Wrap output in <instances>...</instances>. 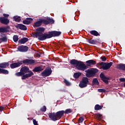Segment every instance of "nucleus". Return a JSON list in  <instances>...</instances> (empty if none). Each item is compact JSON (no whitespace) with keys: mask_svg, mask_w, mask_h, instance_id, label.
<instances>
[{"mask_svg":"<svg viewBox=\"0 0 125 125\" xmlns=\"http://www.w3.org/2000/svg\"><path fill=\"white\" fill-rule=\"evenodd\" d=\"M98 72H99V70L94 68H89L85 70L86 77H83L82 78V80L80 82L79 86H80L81 88H84V87H86L88 84H90L88 78H93V77H95Z\"/></svg>","mask_w":125,"mask_h":125,"instance_id":"1","label":"nucleus"},{"mask_svg":"<svg viewBox=\"0 0 125 125\" xmlns=\"http://www.w3.org/2000/svg\"><path fill=\"white\" fill-rule=\"evenodd\" d=\"M73 112V110L71 109L68 108L64 110H60L57 112H51L48 113V117L49 119L53 122H56V121H59L60 120L64 114H70Z\"/></svg>","mask_w":125,"mask_h":125,"instance_id":"2","label":"nucleus"},{"mask_svg":"<svg viewBox=\"0 0 125 125\" xmlns=\"http://www.w3.org/2000/svg\"><path fill=\"white\" fill-rule=\"evenodd\" d=\"M37 32H32V36L33 38H38L39 41H45L47 39H50L49 32L48 33H43L44 28L39 27L36 29Z\"/></svg>","mask_w":125,"mask_h":125,"instance_id":"3","label":"nucleus"},{"mask_svg":"<svg viewBox=\"0 0 125 125\" xmlns=\"http://www.w3.org/2000/svg\"><path fill=\"white\" fill-rule=\"evenodd\" d=\"M70 64L76 67L78 70L84 71L87 69V66L82 61H79L76 59H72L70 61Z\"/></svg>","mask_w":125,"mask_h":125,"instance_id":"4","label":"nucleus"},{"mask_svg":"<svg viewBox=\"0 0 125 125\" xmlns=\"http://www.w3.org/2000/svg\"><path fill=\"white\" fill-rule=\"evenodd\" d=\"M21 72L24 73V75L21 77V79L26 80L27 78H30L34 76V72L30 70L27 66H24L21 69Z\"/></svg>","mask_w":125,"mask_h":125,"instance_id":"5","label":"nucleus"},{"mask_svg":"<svg viewBox=\"0 0 125 125\" xmlns=\"http://www.w3.org/2000/svg\"><path fill=\"white\" fill-rule=\"evenodd\" d=\"M9 66V63L7 62H4L0 63V74H3V75H8L9 71L5 69Z\"/></svg>","mask_w":125,"mask_h":125,"instance_id":"6","label":"nucleus"},{"mask_svg":"<svg viewBox=\"0 0 125 125\" xmlns=\"http://www.w3.org/2000/svg\"><path fill=\"white\" fill-rule=\"evenodd\" d=\"M113 65V62H99L97 63V66H102L101 67H100V69H103V70H108V69H110L111 68V66Z\"/></svg>","mask_w":125,"mask_h":125,"instance_id":"7","label":"nucleus"},{"mask_svg":"<svg viewBox=\"0 0 125 125\" xmlns=\"http://www.w3.org/2000/svg\"><path fill=\"white\" fill-rule=\"evenodd\" d=\"M52 70L51 67H48L41 73L42 77H48L51 75Z\"/></svg>","mask_w":125,"mask_h":125,"instance_id":"8","label":"nucleus"},{"mask_svg":"<svg viewBox=\"0 0 125 125\" xmlns=\"http://www.w3.org/2000/svg\"><path fill=\"white\" fill-rule=\"evenodd\" d=\"M100 78L101 79L102 81L104 83H106V84H108L109 83V80H111L110 77H107L104 74L101 73L100 74Z\"/></svg>","mask_w":125,"mask_h":125,"instance_id":"9","label":"nucleus"},{"mask_svg":"<svg viewBox=\"0 0 125 125\" xmlns=\"http://www.w3.org/2000/svg\"><path fill=\"white\" fill-rule=\"evenodd\" d=\"M49 34L50 35V39H51V38L54 37H59V36L61 35V32L53 31L49 32Z\"/></svg>","mask_w":125,"mask_h":125,"instance_id":"10","label":"nucleus"},{"mask_svg":"<svg viewBox=\"0 0 125 125\" xmlns=\"http://www.w3.org/2000/svg\"><path fill=\"white\" fill-rule=\"evenodd\" d=\"M18 50L20 52H27L29 50V47L22 45L18 46Z\"/></svg>","mask_w":125,"mask_h":125,"instance_id":"11","label":"nucleus"},{"mask_svg":"<svg viewBox=\"0 0 125 125\" xmlns=\"http://www.w3.org/2000/svg\"><path fill=\"white\" fill-rule=\"evenodd\" d=\"M43 24L44 25H48V24H54V20L49 17H47L46 20H43Z\"/></svg>","mask_w":125,"mask_h":125,"instance_id":"12","label":"nucleus"},{"mask_svg":"<svg viewBox=\"0 0 125 125\" xmlns=\"http://www.w3.org/2000/svg\"><path fill=\"white\" fill-rule=\"evenodd\" d=\"M23 64L25 65H32V64H35V61L33 59H25L22 61Z\"/></svg>","mask_w":125,"mask_h":125,"instance_id":"13","label":"nucleus"},{"mask_svg":"<svg viewBox=\"0 0 125 125\" xmlns=\"http://www.w3.org/2000/svg\"><path fill=\"white\" fill-rule=\"evenodd\" d=\"M0 22L4 25H8L9 24V20L7 18L0 17Z\"/></svg>","mask_w":125,"mask_h":125,"instance_id":"14","label":"nucleus"},{"mask_svg":"<svg viewBox=\"0 0 125 125\" xmlns=\"http://www.w3.org/2000/svg\"><path fill=\"white\" fill-rule=\"evenodd\" d=\"M23 63L22 62H14L10 64V67L11 69H14V68H17V67H20Z\"/></svg>","mask_w":125,"mask_h":125,"instance_id":"15","label":"nucleus"},{"mask_svg":"<svg viewBox=\"0 0 125 125\" xmlns=\"http://www.w3.org/2000/svg\"><path fill=\"white\" fill-rule=\"evenodd\" d=\"M10 29V27L9 26H7L4 27H0V33H8Z\"/></svg>","mask_w":125,"mask_h":125,"instance_id":"16","label":"nucleus"},{"mask_svg":"<svg viewBox=\"0 0 125 125\" xmlns=\"http://www.w3.org/2000/svg\"><path fill=\"white\" fill-rule=\"evenodd\" d=\"M86 67H90L91 65H95L96 64V61L93 60H90L88 61H86Z\"/></svg>","mask_w":125,"mask_h":125,"instance_id":"17","label":"nucleus"},{"mask_svg":"<svg viewBox=\"0 0 125 125\" xmlns=\"http://www.w3.org/2000/svg\"><path fill=\"white\" fill-rule=\"evenodd\" d=\"M33 21V19L31 18H26L25 20H23L22 21L23 24L24 25H29V24H31L32 23V21Z\"/></svg>","mask_w":125,"mask_h":125,"instance_id":"18","label":"nucleus"},{"mask_svg":"<svg viewBox=\"0 0 125 125\" xmlns=\"http://www.w3.org/2000/svg\"><path fill=\"white\" fill-rule=\"evenodd\" d=\"M17 29H20V30H22V31H27V27L22 24H18L16 26Z\"/></svg>","mask_w":125,"mask_h":125,"instance_id":"19","label":"nucleus"},{"mask_svg":"<svg viewBox=\"0 0 125 125\" xmlns=\"http://www.w3.org/2000/svg\"><path fill=\"white\" fill-rule=\"evenodd\" d=\"M43 24V19H40L39 21L34 22V27H40L42 26V24Z\"/></svg>","mask_w":125,"mask_h":125,"instance_id":"20","label":"nucleus"},{"mask_svg":"<svg viewBox=\"0 0 125 125\" xmlns=\"http://www.w3.org/2000/svg\"><path fill=\"white\" fill-rule=\"evenodd\" d=\"M87 42L90 43V44H97L98 43V41L92 38L88 39L87 40Z\"/></svg>","mask_w":125,"mask_h":125,"instance_id":"21","label":"nucleus"},{"mask_svg":"<svg viewBox=\"0 0 125 125\" xmlns=\"http://www.w3.org/2000/svg\"><path fill=\"white\" fill-rule=\"evenodd\" d=\"M117 68L119 70H122V71H125V64L120 63L117 65Z\"/></svg>","mask_w":125,"mask_h":125,"instance_id":"22","label":"nucleus"},{"mask_svg":"<svg viewBox=\"0 0 125 125\" xmlns=\"http://www.w3.org/2000/svg\"><path fill=\"white\" fill-rule=\"evenodd\" d=\"M28 41H29V39L24 37L19 41V43H20L21 44H24V43H26Z\"/></svg>","mask_w":125,"mask_h":125,"instance_id":"23","label":"nucleus"},{"mask_svg":"<svg viewBox=\"0 0 125 125\" xmlns=\"http://www.w3.org/2000/svg\"><path fill=\"white\" fill-rule=\"evenodd\" d=\"M94 117H96V120L98 121H101L102 120V114H100V113H96L94 115Z\"/></svg>","mask_w":125,"mask_h":125,"instance_id":"24","label":"nucleus"},{"mask_svg":"<svg viewBox=\"0 0 125 125\" xmlns=\"http://www.w3.org/2000/svg\"><path fill=\"white\" fill-rule=\"evenodd\" d=\"M43 69H42V66H36L32 70L33 72H42Z\"/></svg>","mask_w":125,"mask_h":125,"instance_id":"25","label":"nucleus"},{"mask_svg":"<svg viewBox=\"0 0 125 125\" xmlns=\"http://www.w3.org/2000/svg\"><path fill=\"white\" fill-rule=\"evenodd\" d=\"M90 34L92 35L93 36H95V37H98V36H100V34L96 30H91L90 31Z\"/></svg>","mask_w":125,"mask_h":125,"instance_id":"26","label":"nucleus"},{"mask_svg":"<svg viewBox=\"0 0 125 125\" xmlns=\"http://www.w3.org/2000/svg\"><path fill=\"white\" fill-rule=\"evenodd\" d=\"M103 108V105H100L99 104H96L94 107L95 110L97 111H99V110H102Z\"/></svg>","mask_w":125,"mask_h":125,"instance_id":"27","label":"nucleus"},{"mask_svg":"<svg viewBox=\"0 0 125 125\" xmlns=\"http://www.w3.org/2000/svg\"><path fill=\"white\" fill-rule=\"evenodd\" d=\"M0 41H1V42H7V36L6 35H4V36H2V38H1L0 39Z\"/></svg>","mask_w":125,"mask_h":125,"instance_id":"28","label":"nucleus"},{"mask_svg":"<svg viewBox=\"0 0 125 125\" xmlns=\"http://www.w3.org/2000/svg\"><path fill=\"white\" fill-rule=\"evenodd\" d=\"M92 84H95L96 85H99V82L97 78H94L92 80Z\"/></svg>","mask_w":125,"mask_h":125,"instance_id":"29","label":"nucleus"},{"mask_svg":"<svg viewBox=\"0 0 125 125\" xmlns=\"http://www.w3.org/2000/svg\"><path fill=\"white\" fill-rule=\"evenodd\" d=\"M82 73L81 72H76L74 74L73 77L75 79H79L80 76H81Z\"/></svg>","mask_w":125,"mask_h":125,"instance_id":"30","label":"nucleus"},{"mask_svg":"<svg viewBox=\"0 0 125 125\" xmlns=\"http://www.w3.org/2000/svg\"><path fill=\"white\" fill-rule=\"evenodd\" d=\"M13 19L16 22H20L21 21V18L18 16H14Z\"/></svg>","mask_w":125,"mask_h":125,"instance_id":"31","label":"nucleus"},{"mask_svg":"<svg viewBox=\"0 0 125 125\" xmlns=\"http://www.w3.org/2000/svg\"><path fill=\"white\" fill-rule=\"evenodd\" d=\"M15 76H17V77H23L24 76V72L22 71L17 72L15 74Z\"/></svg>","mask_w":125,"mask_h":125,"instance_id":"32","label":"nucleus"},{"mask_svg":"<svg viewBox=\"0 0 125 125\" xmlns=\"http://www.w3.org/2000/svg\"><path fill=\"white\" fill-rule=\"evenodd\" d=\"M18 40H19V38H18V36L14 35L13 36V41L14 42H18Z\"/></svg>","mask_w":125,"mask_h":125,"instance_id":"33","label":"nucleus"},{"mask_svg":"<svg viewBox=\"0 0 125 125\" xmlns=\"http://www.w3.org/2000/svg\"><path fill=\"white\" fill-rule=\"evenodd\" d=\"M64 83H65L66 85H67V86L71 85V83L66 79H64Z\"/></svg>","mask_w":125,"mask_h":125,"instance_id":"34","label":"nucleus"},{"mask_svg":"<svg viewBox=\"0 0 125 125\" xmlns=\"http://www.w3.org/2000/svg\"><path fill=\"white\" fill-rule=\"evenodd\" d=\"M83 121H84V118H83V117H80L79 119H78V122L79 124H82V123H83Z\"/></svg>","mask_w":125,"mask_h":125,"instance_id":"35","label":"nucleus"},{"mask_svg":"<svg viewBox=\"0 0 125 125\" xmlns=\"http://www.w3.org/2000/svg\"><path fill=\"white\" fill-rule=\"evenodd\" d=\"M40 111H41V112H45L46 111V106H43L40 109Z\"/></svg>","mask_w":125,"mask_h":125,"instance_id":"36","label":"nucleus"},{"mask_svg":"<svg viewBox=\"0 0 125 125\" xmlns=\"http://www.w3.org/2000/svg\"><path fill=\"white\" fill-rule=\"evenodd\" d=\"M98 91L99 92H106V90L104 89H98Z\"/></svg>","mask_w":125,"mask_h":125,"instance_id":"37","label":"nucleus"},{"mask_svg":"<svg viewBox=\"0 0 125 125\" xmlns=\"http://www.w3.org/2000/svg\"><path fill=\"white\" fill-rule=\"evenodd\" d=\"M101 58L102 61L105 62L106 61V60H107V58H106V57L105 56L101 57Z\"/></svg>","mask_w":125,"mask_h":125,"instance_id":"38","label":"nucleus"},{"mask_svg":"<svg viewBox=\"0 0 125 125\" xmlns=\"http://www.w3.org/2000/svg\"><path fill=\"white\" fill-rule=\"evenodd\" d=\"M33 125H38V121H37L36 120L33 119Z\"/></svg>","mask_w":125,"mask_h":125,"instance_id":"39","label":"nucleus"},{"mask_svg":"<svg viewBox=\"0 0 125 125\" xmlns=\"http://www.w3.org/2000/svg\"><path fill=\"white\" fill-rule=\"evenodd\" d=\"M3 17L5 18H6L7 17H9V14H3Z\"/></svg>","mask_w":125,"mask_h":125,"instance_id":"40","label":"nucleus"},{"mask_svg":"<svg viewBox=\"0 0 125 125\" xmlns=\"http://www.w3.org/2000/svg\"><path fill=\"white\" fill-rule=\"evenodd\" d=\"M4 109V107L2 106H0V112H2Z\"/></svg>","mask_w":125,"mask_h":125,"instance_id":"41","label":"nucleus"},{"mask_svg":"<svg viewBox=\"0 0 125 125\" xmlns=\"http://www.w3.org/2000/svg\"><path fill=\"white\" fill-rule=\"evenodd\" d=\"M120 82H125V78H121L120 79Z\"/></svg>","mask_w":125,"mask_h":125,"instance_id":"42","label":"nucleus"},{"mask_svg":"<svg viewBox=\"0 0 125 125\" xmlns=\"http://www.w3.org/2000/svg\"><path fill=\"white\" fill-rule=\"evenodd\" d=\"M124 87H125V82L124 83Z\"/></svg>","mask_w":125,"mask_h":125,"instance_id":"43","label":"nucleus"}]
</instances>
